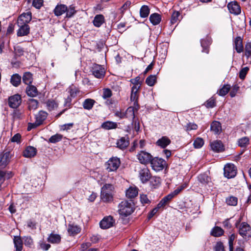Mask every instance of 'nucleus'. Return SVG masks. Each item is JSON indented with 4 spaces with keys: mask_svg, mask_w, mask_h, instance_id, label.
<instances>
[{
    "mask_svg": "<svg viewBox=\"0 0 251 251\" xmlns=\"http://www.w3.org/2000/svg\"><path fill=\"white\" fill-rule=\"evenodd\" d=\"M19 29L17 32L18 36H24L27 35L29 33L30 28L28 25L17 24Z\"/></svg>",
    "mask_w": 251,
    "mask_h": 251,
    "instance_id": "obj_16",
    "label": "nucleus"
},
{
    "mask_svg": "<svg viewBox=\"0 0 251 251\" xmlns=\"http://www.w3.org/2000/svg\"><path fill=\"white\" fill-rule=\"evenodd\" d=\"M48 114L46 112L44 111H40L35 115V122L36 124L41 125L43 124V122L46 119Z\"/></svg>",
    "mask_w": 251,
    "mask_h": 251,
    "instance_id": "obj_17",
    "label": "nucleus"
},
{
    "mask_svg": "<svg viewBox=\"0 0 251 251\" xmlns=\"http://www.w3.org/2000/svg\"><path fill=\"white\" fill-rule=\"evenodd\" d=\"M211 131L216 134H220L222 131V126L220 122L214 121L211 124Z\"/></svg>",
    "mask_w": 251,
    "mask_h": 251,
    "instance_id": "obj_23",
    "label": "nucleus"
},
{
    "mask_svg": "<svg viewBox=\"0 0 251 251\" xmlns=\"http://www.w3.org/2000/svg\"><path fill=\"white\" fill-rule=\"evenodd\" d=\"M224 230L219 226L214 227L211 231V234L214 237H219L224 234Z\"/></svg>",
    "mask_w": 251,
    "mask_h": 251,
    "instance_id": "obj_37",
    "label": "nucleus"
},
{
    "mask_svg": "<svg viewBox=\"0 0 251 251\" xmlns=\"http://www.w3.org/2000/svg\"><path fill=\"white\" fill-rule=\"evenodd\" d=\"M241 217L236 222L235 226L238 229L239 234L244 239H249L251 237V227L246 222L240 224Z\"/></svg>",
    "mask_w": 251,
    "mask_h": 251,
    "instance_id": "obj_2",
    "label": "nucleus"
},
{
    "mask_svg": "<svg viewBox=\"0 0 251 251\" xmlns=\"http://www.w3.org/2000/svg\"><path fill=\"white\" fill-rule=\"evenodd\" d=\"M151 183L153 185H158L160 184L161 180L160 177H153L151 179Z\"/></svg>",
    "mask_w": 251,
    "mask_h": 251,
    "instance_id": "obj_63",
    "label": "nucleus"
},
{
    "mask_svg": "<svg viewBox=\"0 0 251 251\" xmlns=\"http://www.w3.org/2000/svg\"><path fill=\"white\" fill-rule=\"evenodd\" d=\"M114 187L111 184H105L101 188L100 198L104 202H110L113 200Z\"/></svg>",
    "mask_w": 251,
    "mask_h": 251,
    "instance_id": "obj_1",
    "label": "nucleus"
},
{
    "mask_svg": "<svg viewBox=\"0 0 251 251\" xmlns=\"http://www.w3.org/2000/svg\"><path fill=\"white\" fill-rule=\"evenodd\" d=\"M104 22V17L102 15H97L93 20L95 26L100 27Z\"/></svg>",
    "mask_w": 251,
    "mask_h": 251,
    "instance_id": "obj_32",
    "label": "nucleus"
},
{
    "mask_svg": "<svg viewBox=\"0 0 251 251\" xmlns=\"http://www.w3.org/2000/svg\"><path fill=\"white\" fill-rule=\"evenodd\" d=\"M236 175V170L233 164H227L224 167V176L230 178L234 177Z\"/></svg>",
    "mask_w": 251,
    "mask_h": 251,
    "instance_id": "obj_8",
    "label": "nucleus"
},
{
    "mask_svg": "<svg viewBox=\"0 0 251 251\" xmlns=\"http://www.w3.org/2000/svg\"><path fill=\"white\" fill-rule=\"evenodd\" d=\"M184 128L185 131L189 132L192 130H196L198 128V126L194 123L189 122L184 126Z\"/></svg>",
    "mask_w": 251,
    "mask_h": 251,
    "instance_id": "obj_41",
    "label": "nucleus"
},
{
    "mask_svg": "<svg viewBox=\"0 0 251 251\" xmlns=\"http://www.w3.org/2000/svg\"><path fill=\"white\" fill-rule=\"evenodd\" d=\"M171 140L167 136H162L156 142V145L162 148H165L171 143Z\"/></svg>",
    "mask_w": 251,
    "mask_h": 251,
    "instance_id": "obj_19",
    "label": "nucleus"
},
{
    "mask_svg": "<svg viewBox=\"0 0 251 251\" xmlns=\"http://www.w3.org/2000/svg\"><path fill=\"white\" fill-rule=\"evenodd\" d=\"M249 70V69L247 67H244L243 69H242V70L240 71L239 73V77L242 79H244L246 77V75Z\"/></svg>",
    "mask_w": 251,
    "mask_h": 251,
    "instance_id": "obj_57",
    "label": "nucleus"
},
{
    "mask_svg": "<svg viewBox=\"0 0 251 251\" xmlns=\"http://www.w3.org/2000/svg\"><path fill=\"white\" fill-rule=\"evenodd\" d=\"M22 102L21 97L19 94H16L9 98L8 104L12 108H16L21 104Z\"/></svg>",
    "mask_w": 251,
    "mask_h": 251,
    "instance_id": "obj_9",
    "label": "nucleus"
},
{
    "mask_svg": "<svg viewBox=\"0 0 251 251\" xmlns=\"http://www.w3.org/2000/svg\"><path fill=\"white\" fill-rule=\"evenodd\" d=\"M115 222V220L111 216H106L100 222V226L102 229H107L113 226Z\"/></svg>",
    "mask_w": 251,
    "mask_h": 251,
    "instance_id": "obj_7",
    "label": "nucleus"
},
{
    "mask_svg": "<svg viewBox=\"0 0 251 251\" xmlns=\"http://www.w3.org/2000/svg\"><path fill=\"white\" fill-rule=\"evenodd\" d=\"M12 176V173L10 172L7 174V176H6V174L5 172L0 170V183L2 184L4 180L5 177H7V178H10Z\"/></svg>",
    "mask_w": 251,
    "mask_h": 251,
    "instance_id": "obj_50",
    "label": "nucleus"
},
{
    "mask_svg": "<svg viewBox=\"0 0 251 251\" xmlns=\"http://www.w3.org/2000/svg\"><path fill=\"white\" fill-rule=\"evenodd\" d=\"M156 81V77L155 75H150L146 80V83L150 86H152Z\"/></svg>",
    "mask_w": 251,
    "mask_h": 251,
    "instance_id": "obj_43",
    "label": "nucleus"
},
{
    "mask_svg": "<svg viewBox=\"0 0 251 251\" xmlns=\"http://www.w3.org/2000/svg\"><path fill=\"white\" fill-rule=\"evenodd\" d=\"M169 202L170 201L166 199V197H165L161 200V201L158 204V207H163Z\"/></svg>",
    "mask_w": 251,
    "mask_h": 251,
    "instance_id": "obj_62",
    "label": "nucleus"
},
{
    "mask_svg": "<svg viewBox=\"0 0 251 251\" xmlns=\"http://www.w3.org/2000/svg\"><path fill=\"white\" fill-rule=\"evenodd\" d=\"M21 136L19 133L16 134L11 139V142H16L17 143L20 142Z\"/></svg>",
    "mask_w": 251,
    "mask_h": 251,
    "instance_id": "obj_64",
    "label": "nucleus"
},
{
    "mask_svg": "<svg viewBox=\"0 0 251 251\" xmlns=\"http://www.w3.org/2000/svg\"><path fill=\"white\" fill-rule=\"evenodd\" d=\"M32 19V14L31 12L24 13L20 15L17 20V24L27 25Z\"/></svg>",
    "mask_w": 251,
    "mask_h": 251,
    "instance_id": "obj_11",
    "label": "nucleus"
},
{
    "mask_svg": "<svg viewBox=\"0 0 251 251\" xmlns=\"http://www.w3.org/2000/svg\"><path fill=\"white\" fill-rule=\"evenodd\" d=\"M138 94H131L130 100L133 102V105H135L137 108H139V105L138 104Z\"/></svg>",
    "mask_w": 251,
    "mask_h": 251,
    "instance_id": "obj_53",
    "label": "nucleus"
},
{
    "mask_svg": "<svg viewBox=\"0 0 251 251\" xmlns=\"http://www.w3.org/2000/svg\"><path fill=\"white\" fill-rule=\"evenodd\" d=\"M211 149L215 152H221L224 150V146L221 141L216 140L210 143Z\"/></svg>",
    "mask_w": 251,
    "mask_h": 251,
    "instance_id": "obj_14",
    "label": "nucleus"
},
{
    "mask_svg": "<svg viewBox=\"0 0 251 251\" xmlns=\"http://www.w3.org/2000/svg\"><path fill=\"white\" fill-rule=\"evenodd\" d=\"M236 238V235L234 234H232L229 237L228 244L229 251H233V242Z\"/></svg>",
    "mask_w": 251,
    "mask_h": 251,
    "instance_id": "obj_54",
    "label": "nucleus"
},
{
    "mask_svg": "<svg viewBox=\"0 0 251 251\" xmlns=\"http://www.w3.org/2000/svg\"><path fill=\"white\" fill-rule=\"evenodd\" d=\"M150 163L152 169L156 172L162 170L166 164V162L164 160L158 157L152 158Z\"/></svg>",
    "mask_w": 251,
    "mask_h": 251,
    "instance_id": "obj_5",
    "label": "nucleus"
},
{
    "mask_svg": "<svg viewBox=\"0 0 251 251\" xmlns=\"http://www.w3.org/2000/svg\"><path fill=\"white\" fill-rule=\"evenodd\" d=\"M180 13L178 11H174L171 16V23L175 24L179 21Z\"/></svg>",
    "mask_w": 251,
    "mask_h": 251,
    "instance_id": "obj_47",
    "label": "nucleus"
},
{
    "mask_svg": "<svg viewBox=\"0 0 251 251\" xmlns=\"http://www.w3.org/2000/svg\"><path fill=\"white\" fill-rule=\"evenodd\" d=\"M24 244L25 246L30 247L33 244V240L30 236L25 237L24 238Z\"/></svg>",
    "mask_w": 251,
    "mask_h": 251,
    "instance_id": "obj_58",
    "label": "nucleus"
},
{
    "mask_svg": "<svg viewBox=\"0 0 251 251\" xmlns=\"http://www.w3.org/2000/svg\"><path fill=\"white\" fill-rule=\"evenodd\" d=\"M60 235L54 233H51L49 235L47 241L51 244H59L61 241Z\"/></svg>",
    "mask_w": 251,
    "mask_h": 251,
    "instance_id": "obj_24",
    "label": "nucleus"
},
{
    "mask_svg": "<svg viewBox=\"0 0 251 251\" xmlns=\"http://www.w3.org/2000/svg\"><path fill=\"white\" fill-rule=\"evenodd\" d=\"M67 11V6L64 4L57 5L54 9V14L59 16L62 15Z\"/></svg>",
    "mask_w": 251,
    "mask_h": 251,
    "instance_id": "obj_28",
    "label": "nucleus"
},
{
    "mask_svg": "<svg viewBox=\"0 0 251 251\" xmlns=\"http://www.w3.org/2000/svg\"><path fill=\"white\" fill-rule=\"evenodd\" d=\"M28 105L29 110H35L38 107V101L35 99H30L28 101Z\"/></svg>",
    "mask_w": 251,
    "mask_h": 251,
    "instance_id": "obj_42",
    "label": "nucleus"
},
{
    "mask_svg": "<svg viewBox=\"0 0 251 251\" xmlns=\"http://www.w3.org/2000/svg\"><path fill=\"white\" fill-rule=\"evenodd\" d=\"M47 108L49 111H52L56 109L58 107V104L54 100H48L46 102Z\"/></svg>",
    "mask_w": 251,
    "mask_h": 251,
    "instance_id": "obj_34",
    "label": "nucleus"
},
{
    "mask_svg": "<svg viewBox=\"0 0 251 251\" xmlns=\"http://www.w3.org/2000/svg\"><path fill=\"white\" fill-rule=\"evenodd\" d=\"M130 81L133 84V86H139V88H141L142 81L140 76H138L134 78L131 79Z\"/></svg>",
    "mask_w": 251,
    "mask_h": 251,
    "instance_id": "obj_51",
    "label": "nucleus"
},
{
    "mask_svg": "<svg viewBox=\"0 0 251 251\" xmlns=\"http://www.w3.org/2000/svg\"><path fill=\"white\" fill-rule=\"evenodd\" d=\"M214 249L215 251H224V245L221 242L217 243Z\"/></svg>",
    "mask_w": 251,
    "mask_h": 251,
    "instance_id": "obj_60",
    "label": "nucleus"
},
{
    "mask_svg": "<svg viewBox=\"0 0 251 251\" xmlns=\"http://www.w3.org/2000/svg\"><path fill=\"white\" fill-rule=\"evenodd\" d=\"M198 179L202 184H205L210 181V178L206 174H201L198 176Z\"/></svg>",
    "mask_w": 251,
    "mask_h": 251,
    "instance_id": "obj_48",
    "label": "nucleus"
},
{
    "mask_svg": "<svg viewBox=\"0 0 251 251\" xmlns=\"http://www.w3.org/2000/svg\"><path fill=\"white\" fill-rule=\"evenodd\" d=\"M32 75L29 72H26L23 76V81L26 85H30L32 82Z\"/></svg>",
    "mask_w": 251,
    "mask_h": 251,
    "instance_id": "obj_35",
    "label": "nucleus"
},
{
    "mask_svg": "<svg viewBox=\"0 0 251 251\" xmlns=\"http://www.w3.org/2000/svg\"><path fill=\"white\" fill-rule=\"evenodd\" d=\"M228 8L231 13L238 15L241 12V8L237 2H231L227 5Z\"/></svg>",
    "mask_w": 251,
    "mask_h": 251,
    "instance_id": "obj_15",
    "label": "nucleus"
},
{
    "mask_svg": "<svg viewBox=\"0 0 251 251\" xmlns=\"http://www.w3.org/2000/svg\"><path fill=\"white\" fill-rule=\"evenodd\" d=\"M78 228L76 226L70 224L68 226V231L69 233L72 235H76L78 233Z\"/></svg>",
    "mask_w": 251,
    "mask_h": 251,
    "instance_id": "obj_45",
    "label": "nucleus"
},
{
    "mask_svg": "<svg viewBox=\"0 0 251 251\" xmlns=\"http://www.w3.org/2000/svg\"><path fill=\"white\" fill-rule=\"evenodd\" d=\"M139 177L143 183L147 182L151 177V174L149 170L144 167L139 172Z\"/></svg>",
    "mask_w": 251,
    "mask_h": 251,
    "instance_id": "obj_13",
    "label": "nucleus"
},
{
    "mask_svg": "<svg viewBox=\"0 0 251 251\" xmlns=\"http://www.w3.org/2000/svg\"><path fill=\"white\" fill-rule=\"evenodd\" d=\"M161 20L160 15L157 13H153L150 17V20L153 25H158L160 22Z\"/></svg>",
    "mask_w": 251,
    "mask_h": 251,
    "instance_id": "obj_31",
    "label": "nucleus"
},
{
    "mask_svg": "<svg viewBox=\"0 0 251 251\" xmlns=\"http://www.w3.org/2000/svg\"><path fill=\"white\" fill-rule=\"evenodd\" d=\"M249 144L250 139L247 137H242L238 140V145L241 148H246Z\"/></svg>",
    "mask_w": 251,
    "mask_h": 251,
    "instance_id": "obj_36",
    "label": "nucleus"
},
{
    "mask_svg": "<svg viewBox=\"0 0 251 251\" xmlns=\"http://www.w3.org/2000/svg\"><path fill=\"white\" fill-rule=\"evenodd\" d=\"M238 199L234 196H230L226 198V202L229 205L235 206L237 204Z\"/></svg>",
    "mask_w": 251,
    "mask_h": 251,
    "instance_id": "obj_44",
    "label": "nucleus"
},
{
    "mask_svg": "<svg viewBox=\"0 0 251 251\" xmlns=\"http://www.w3.org/2000/svg\"><path fill=\"white\" fill-rule=\"evenodd\" d=\"M129 140L127 137H123L117 142V147L121 149H124L129 145Z\"/></svg>",
    "mask_w": 251,
    "mask_h": 251,
    "instance_id": "obj_22",
    "label": "nucleus"
},
{
    "mask_svg": "<svg viewBox=\"0 0 251 251\" xmlns=\"http://www.w3.org/2000/svg\"><path fill=\"white\" fill-rule=\"evenodd\" d=\"M204 144L203 140L200 137H198L194 141L193 145L195 148L200 149L202 147Z\"/></svg>",
    "mask_w": 251,
    "mask_h": 251,
    "instance_id": "obj_49",
    "label": "nucleus"
},
{
    "mask_svg": "<svg viewBox=\"0 0 251 251\" xmlns=\"http://www.w3.org/2000/svg\"><path fill=\"white\" fill-rule=\"evenodd\" d=\"M245 55L247 57L248 59H249L248 61L251 63V58H250V57L251 56V41H248L246 43L245 47Z\"/></svg>",
    "mask_w": 251,
    "mask_h": 251,
    "instance_id": "obj_33",
    "label": "nucleus"
},
{
    "mask_svg": "<svg viewBox=\"0 0 251 251\" xmlns=\"http://www.w3.org/2000/svg\"><path fill=\"white\" fill-rule=\"evenodd\" d=\"M121 162L120 159L116 157L110 158L105 163V167L108 172L115 171L120 166Z\"/></svg>",
    "mask_w": 251,
    "mask_h": 251,
    "instance_id": "obj_4",
    "label": "nucleus"
},
{
    "mask_svg": "<svg viewBox=\"0 0 251 251\" xmlns=\"http://www.w3.org/2000/svg\"><path fill=\"white\" fill-rule=\"evenodd\" d=\"M93 75L97 78H101L105 75V69L101 65L98 64L93 65L92 68Z\"/></svg>",
    "mask_w": 251,
    "mask_h": 251,
    "instance_id": "obj_10",
    "label": "nucleus"
},
{
    "mask_svg": "<svg viewBox=\"0 0 251 251\" xmlns=\"http://www.w3.org/2000/svg\"><path fill=\"white\" fill-rule=\"evenodd\" d=\"M137 158L141 164H147L151 161L152 156L151 155L145 151H141L137 155Z\"/></svg>",
    "mask_w": 251,
    "mask_h": 251,
    "instance_id": "obj_6",
    "label": "nucleus"
},
{
    "mask_svg": "<svg viewBox=\"0 0 251 251\" xmlns=\"http://www.w3.org/2000/svg\"><path fill=\"white\" fill-rule=\"evenodd\" d=\"M117 124L111 121H106L104 122L101 126V127L106 130H110L115 129L117 127Z\"/></svg>",
    "mask_w": 251,
    "mask_h": 251,
    "instance_id": "obj_27",
    "label": "nucleus"
},
{
    "mask_svg": "<svg viewBox=\"0 0 251 251\" xmlns=\"http://www.w3.org/2000/svg\"><path fill=\"white\" fill-rule=\"evenodd\" d=\"M13 241L16 251H22L23 249V241L21 237L19 236H14Z\"/></svg>",
    "mask_w": 251,
    "mask_h": 251,
    "instance_id": "obj_26",
    "label": "nucleus"
},
{
    "mask_svg": "<svg viewBox=\"0 0 251 251\" xmlns=\"http://www.w3.org/2000/svg\"><path fill=\"white\" fill-rule=\"evenodd\" d=\"M138 189L135 187H130L126 191V196L128 198H133L136 197L138 195Z\"/></svg>",
    "mask_w": 251,
    "mask_h": 251,
    "instance_id": "obj_25",
    "label": "nucleus"
},
{
    "mask_svg": "<svg viewBox=\"0 0 251 251\" xmlns=\"http://www.w3.org/2000/svg\"><path fill=\"white\" fill-rule=\"evenodd\" d=\"M139 108L135 107V105H132L129 107L125 112V117L133 120L135 118V112L137 111Z\"/></svg>",
    "mask_w": 251,
    "mask_h": 251,
    "instance_id": "obj_18",
    "label": "nucleus"
},
{
    "mask_svg": "<svg viewBox=\"0 0 251 251\" xmlns=\"http://www.w3.org/2000/svg\"><path fill=\"white\" fill-rule=\"evenodd\" d=\"M94 103L95 101L93 100L87 99L84 100L82 105L84 109L90 110L93 107Z\"/></svg>",
    "mask_w": 251,
    "mask_h": 251,
    "instance_id": "obj_38",
    "label": "nucleus"
},
{
    "mask_svg": "<svg viewBox=\"0 0 251 251\" xmlns=\"http://www.w3.org/2000/svg\"><path fill=\"white\" fill-rule=\"evenodd\" d=\"M112 96V91L110 89L105 88L103 89L102 98L104 99L109 98Z\"/></svg>",
    "mask_w": 251,
    "mask_h": 251,
    "instance_id": "obj_55",
    "label": "nucleus"
},
{
    "mask_svg": "<svg viewBox=\"0 0 251 251\" xmlns=\"http://www.w3.org/2000/svg\"><path fill=\"white\" fill-rule=\"evenodd\" d=\"M206 107L212 108L215 106V100L213 98H210L206 102Z\"/></svg>",
    "mask_w": 251,
    "mask_h": 251,
    "instance_id": "obj_61",
    "label": "nucleus"
},
{
    "mask_svg": "<svg viewBox=\"0 0 251 251\" xmlns=\"http://www.w3.org/2000/svg\"><path fill=\"white\" fill-rule=\"evenodd\" d=\"M230 89V86L228 84L224 85L218 92L219 95L225 96Z\"/></svg>",
    "mask_w": 251,
    "mask_h": 251,
    "instance_id": "obj_39",
    "label": "nucleus"
},
{
    "mask_svg": "<svg viewBox=\"0 0 251 251\" xmlns=\"http://www.w3.org/2000/svg\"><path fill=\"white\" fill-rule=\"evenodd\" d=\"M150 13V9L147 5H143L141 7L140 11V16L142 18H146L148 16Z\"/></svg>",
    "mask_w": 251,
    "mask_h": 251,
    "instance_id": "obj_40",
    "label": "nucleus"
},
{
    "mask_svg": "<svg viewBox=\"0 0 251 251\" xmlns=\"http://www.w3.org/2000/svg\"><path fill=\"white\" fill-rule=\"evenodd\" d=\"M26 94L28 96L30 97H35L38 95L37 89L33 85H29L26 89Z\"/></svg>",
    "mask_w": 251,
    "mask_h": 251,
    "instance_id": "obj_29",
    "label": "nucleus"
},
{
    "mask_svg": "<svg viewBox=\"0 0 251 251\" xmlns=\"http://www.w3.org/2000/svg\"><path fill=\"white\" fill-rule=\"evenodd\" d=\"M66 16L68 18L72 17L76 12V11L75 9V7L71 5L69 8H67Z\"/></svg>",
    "mask_w": 251,
    "mask_h": 251,
    "instance_id": "obj_52",
    "label": "nucleus"
},
{
    "mask_svg": "<svg viewBox=\"0 0 251 251\" xmlns=\"http://www.w3.org/2000/svg\"><path fill=\"white\" fill-rule=\"evenodd\" d=\"M119 213L120 215L126 217L130 215L133 211L131 202L123 201L119 205Z\"/></svg>",
    "mask_w": 251,
    "mask_h": 251,
    "instance_id": "obj_3",
    "label": "nucleus"
},
{
    "mask_svg": "<svg viewBox=\"0 0 251 251\" xmlns=\"http://www.w3.org/2000/svg\"><path fill=\"white\" fill-rule=\"evenodd\" d=\"M234 48L238 53H241L243 51L242 39L240 37H237L234 40Z\"/></svg>",
    "mask_w": 251,
    "mask_h": 251,
    "instance_id": "obj_21",
    "label": "nucleus"
},
{
    "mask_svg": "<svg viewBox=\"0 0 251 251\" xmlns=\"http://www.w3.org/2000/svg\"><path fill=\"white\" fill-rule=\"evenodd\" d=\"M43 0H33L32 5L37 9H39L42 6Z\"/></svg>",
    "mask_w": 251,
    "mask_h": 251,
    "instance_id": "obj_59",
    "label": "nucleus"
},
{
    "mask_svg": "<svg viewBox=\"0 0 251 251\" xmlns=\"http://www.w3.org/2000/svg\"><path fill=\"white\" fill-rule=\"evenodd\" d=\"M140 201L143 204H149L151 202L147 196L145 194L140 195Z\"/></svg>",
    "mask_w": 251,
    "mask_h": 251,
    "instance_id": "obj_56",
    "label": "nucleus"
},
{
    "mask_svg": "<svg viewBox=\"0 0 251 251\" xmlns=\"http://www.w3.org/2000/svg\"><path fill=\"white\" fill-rule=\"evenodd\" d=\"M63 136L59 134H56L51 136L49 139V141L51 143H57L62 140Z\"/></svg>",
    "mask_w": 251,
    "mask_h": 251,
    "instance_id": "obj_46",
    "label": "nucleus"
},
{
    "mask_svg": "<svg viewBox=\"0 0 251 251\" xmlns=\"http://www.w3.org/2000/svg\"><path fill=\"white\" fill-rule=\"evenodd\" d=\"M36 148L28 146L23 151V156L26 158H31L36 155Z\"/></svg>",
    "mask_w": 251,
    "mask_h": 251,
    "instance_id": "obj_20",
    "label": "nucleus"
},
{
    "mask_svg": "<svg viewBox=\"0 0 251 251\" xmlns=\"http://www.w3.org/2000/svg\"><path fill=\"white\" fill-rule=\"evenodd\" d=\"M11 157L10 152L6 151L0 154V167L4 168L10 162Z\"/></svg>",
    "mask_w": 251,
    "mask_h": 251,
    "instance_id": "obj_12",
    "label": "nucleus"
},
{
    "mask_svg": "<svg viewBox=\"0 0 251 251\" xmlns=\"http://www.w3.org/2000/svg\"><path fill=\"white\" fill-rule=\"evenodd\" d=\"M21 77L18 74H14L11 76L10 82L13 86L15 87L18 86L21 83Z\"/></svg>",
    "mask_w": 251,
    "mask_h": 251,
    "instance_id": "obj_30",
    "label": "nucleus"
}]
</instances>
